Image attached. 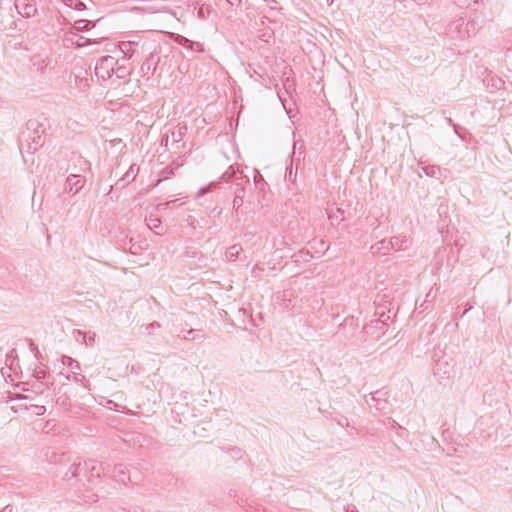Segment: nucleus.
<instances>
[{
	"label": "nucleus",
	"mask_w": 512,
	"mask_h": 512,
	"mask_svg": "<svg viewBox=\"0 0 512 512\" xmlns=\"http://www.w3.org/2000/svg\"><path fill=\"white\" fill-rule=\"evenodd\" d=\"M81 472L92 481V478H100L111 472V465L106 462H97L95 460L85 461L83 464L79 457H76L70 464L69 470L64 475V480H71L80 476Z\"/></svg>",
	"instance_id": "1"
},
{
	"label": "nucleus",
	"mask_w": 512,
	"mask_h": 512,
	"mask_svg": "<svg viewBox=\"0 0 512 512\" xmlns=\"http://www.w3.org/2000/svg\"><path fill=\"white\" fill-rule=\"evenodd\" d=\"M236 172L237 171L234 169L233 165L229 166V168L225 172L222 173V175L218 178L217 181H212L208 185L200 188L199 191L197 192V197L203 196L206 193L211 192L212 190L218 188V185L222 182L229 183L233 179H236L237 187L234 191V196L235 197L240 196L241 198H244V195H245L244 184L249 183V178L247 176H243V175L237 177Z\"/></svg>",
	"instance_id": "2"
},
{
	"label": "nucleus",
	"mask_w": 512,
	"mask_h": 512,
	"mask_svg": "<svg viewBox=\"0 0 512 512\" xmlns=\"http://www.w3.org/2000/svg\"><path fill=\"white\" fill-rule=\"evenodd\" d=\"M44 127L36 119H30L26 122L25 130L19 136L20 144L24 142L28 145V152H36L44 144Z\"/></svg>",
	"instance_id": "3"
},
{
	"label": "nucleus",
	"mask_w": 512,
	"mask_h": 512,
	"mask_svg": "<svg viewBox=\"0 0 512 512\" xmlns=\"http://www.w3.org/2000/svg\"><path fill=\"white\" fill-rule=\"evenodd\" d=\"M159 50L160 48L154 41L145 40L141 44V54H147L145 61L140 67V72L143 77L155 73L158 63L160 62Z\"/></svg>",
	"instance_id": "4"
},
{
	"label": "nucleus",
	"mask_w": 512,
	"mask_h": 512,
	"mask_svg": "<svg viewBox=\"0 0 512 512\" xmlns=\"http://www.w3.org/2000/svg\"><path fill=\"white\" fill-rule=\"evenodd\" d=\"M384 313L381 314V316L377 319L371 320L368 324H366L359 334V340L362 342H366L368 340H378L388 330V324L386 323V320L390 319V316H387L386 319H383Z\"/></svg>",
	"instance_id": "5"
},
{
	"label": "nucleus",
	"mask_w": 512,
	"mask_h": 512,
	"mask_svg": "<svg viewBox=\"0 0 512 512\" xmlns=\"http://www.w3.org/2000/svg\"><path fill=\"white\" fill-rule=\"evenodd\" d=\"M359 332H361L359 318L355 316H348L341 324H339L337 334L345 341L346 344L349 343L354 345L360 341L359 336H361V334H359Z\"/></svg>",
	"instance_id": "6"
},
{
	"label": "nucleus",
	"mask_w": 512,
	"mask_h": 512,
	"mask_svg": "<svg viewBox=\"0 0 512 512\" xmlns=\"http://www.w3.org/2000/svg\"><path fill=\"white\" fill-rule=\"evenodd\" d=\"M408 239L404 236H394L390 239H383L376 242L370 248L374 255H386L390 251H397L407 247Z\"/></svg>",
	"instance_id": "7"
},
{
	"label": "nucleus",
	"mask_w": 512,
	"mask_h": 512,
	"mask_svg": "<svg viewBox=\"0 0 512 512\" xmlns=\"http://www.w3.org/2000/svg\"><path fill=\"white\" fill-rule=\"evenodd\" d=\"M118 64L113 56L107 55L101 57L95 65V74L98 79L105 81L112 77L115 71V66Z\"/></svg>",
	"instance_id": "8"
},
{
	"label": "nucleus",
	"mask_w": 512,
	"mask_h": 512,
	"mask_svg": "<svg viewBox=\"0 0 512 512\" xmlns=\"http://www.w3.org/2000/svg\"><path fill=\"white\" fill-rule=\"evenodd\" d=\"M95 26V23L90 20H78L75 22V25L70 28V31L65 34L64 43L66 46L69 45H77L79 47L86 45V43L81 44L78 40H75V37H78V33L82 31H88Z\"/></svg>",
	"instance_id": "9"
},
{
	"label": "nucleus",
	"mask_w": 512,
	"mask_h": 512,
	"mask_svg": "<svg viewBox=\"0 0 512 512\" xmlns=\"http://www.w3.org/2000/svg\"><path fill=\"white\" fill-rule=\"evenodd\" d=\"M475 435L480 439L487 440L496 437L497 428L492 416H482L479 418L475 428Z\"/></svg>",
	"instance_id": "10"
},
{
	"label": "nucleus",
	"mask_w": 512,
	"mask_h": 512,
	"mask_svg": "<svg viewBox=\"0 0 512 512\" xmlns=\"http://www.w3.org/2000/svg\"><path fill=\"white\" fill-rule=\"evenodd\" d=\"M454 365L445 357H440L435 361L433 372L440 379L449 378L453 372Z\"/></svg>",
	"instance_id": "11"
},
{
	"label": "nucleus",
	"mask_w": 512,
	"mask_h": 512,
	"mask_svg": "<svg viewBox=\"0 0 512 512\" xmlns=\"http://www.w3.org/2000/svg\"><path fill=\"white\" fill-rule=\"evenodd\" d=\"M143 41L129 40L119 42V49L125 55L126 58L130 59L134 55L141 54V44Z\"/></svg>",
	"instance_id": "12"
},
{
	"label": "nucleus",
	"mask_w": 512,
	"mask_h": 512,
	"mask_svg": "<svg viewBox=\"0 0 512 512\" xmlns=\"http://www.w3.org/2000/svg\"><path fill=\"white\" fill-rule=\"evenodd\" d=\"M85 184V178L78 174H70L65 182L64 190L70 194L78 193Z\"/></svg>",
	"instance_id": "13"
},
{
	"label": "nucleus",
	"mask_w": 512,
	"mask_h": 512,
	"mask_svg": "<svg viewBox=\"0 0 512 512\" xmlns=\"http://www.w3.org/2000/svg\"><path fill=\"white\" fill-rule=\"evenodd\" d=\"M15 7L20 15L30 18L37 12L36 3L33 0H16Z\"/></svg>",
	"instance_id": "14"
},
{
	"label": "nucleus",
	"mask_w": 512,
	"mask_h": 512,
	"mask_svg": "<svg viewBox=\"0 0 512 512\" xmlns=\"http://www.w3.org/2000/svg\"><path fill=\"white\" fill-rule=\"evenodd\" d=\"M45 456L50 463L59 465H67L68 463H72L74 460L72 459V455L68 453H57L56 451H47Z\"/></svg>",
	"instance_id": "15"
},
{
	"label": "nucleus",
	"mask_w": 512,
	"mask_h": 512,
	"mask_svg": "<svg viewBox=\"0 0 512 512\" xmlns=\"http://www.w3.org/2000/svg\"><path fill=\"white\" fill-rule=\"evenodd\" d=\"M147 227L153 231L156 235H164L166 232V229L161 223V220L159 218H153L150 216L148 219H146Z\"/></svg>",
	"instance_id": "16"
},
{
	"label": "nucleus",
	"mask_w": 512,
	"mask_h": 512,
	"mask_svg": "<svg viewBox=\"0 0 512 512\" xmlns=\"http://www.w3.org/2000/svg\"><path fill=\"white\" fill-rule=\"evenodd\" d=\"M371 400L373 401V404H368L371 407H374L376 410L382 411L385 409L386 401L382 399V396L385 395L381 390H377L375 392H372L371 394Z\"/></svg>",
	"instance_id": "17"
},
{
	"label": "nucleus",
	"mask_w": 512,
	"mask_h": 512,
	"mask_svg": "<svg viewBox=\"0 0 512 512\" xmlns=\"http://www.w3.org/2000/svg\"><path fill=\"white\" fill-rule=\"evenodd\" d=\"M253 182L256 189H258L260 192L264 193L269 188V185L265 181L263 175L257 169H254Z\"/></svg>",
	"instance_id": "18"
},
{
	"label": "nucleus",
	"mask_w": 512,
	"mask_h": 512,
	"mask_svg": "<svg viewBox=\"0 0 512 512\" xmlns=\"http://www.w3.org/2000/svg\"><path fill=\"white\" fill-rule=\"evenodd\" d=\"M484 83L497 90L503 89L505 86V81L496 75H488L487 78L484 79Z\"/></svg>",
	"instance_id": "19"
},
{
	"label": "nucleus",
	"mask_w": 512,
	"mask_h": 512,
	"mask_svg": "<svg viewBox=\"0 0 512 512\" xmlns=\"http://www.w3.org/2000/svg\"><path fill=\"white\" fill-rule=\"evenodd\" d=\"M297 170H298V164L296 165V168H293V159H290V164L286 167L285 171V181L294 184L297 179Z\"/></svg>",
	"instance_id": "20"
},
{
	"label": "nucleus",
	"mask_w": 512,
	"mask_h": 512,
	"mask_svg": "<svg viewBox=\"0 0 512 512\" xmlns=\"http://www.w3.org/2000/svg\"><path fill=\"white\" fill-rule=\"evenodd\" d=\"M423 172L431 178L439 179L441 177V168L438 165H425L422 167Z\"/></svg>",
	"instance_id": "21"
},
{
	"label": "nucleus",
	"mask_w": 512,
	"mask_h": 512,
	"mask_svg": "<svg viewBox=\"0 0 512 512\" xmlns=\"http://www.w3.org/2000/svg\"><path fill=\"white\" fill-rule=\"evenodd\" d=\"M384 217L383 214L380 216H376L373 214H370L366 217V225L371 228L373 231L377 230L381 225V219Z\"/></svg>",
	"instance_id": "22"
},
{
	"label": "nucleus",
	"mask_w": 512,
	"mask_h": 512,
	"mask_svg": "<svg viewBox=\"0 0 512 512\" xmlns=\"http://www.w3.org/2000/svg\"><path fill=\"white\" fill-rule=\"evenodd\" d=\"M241 251V245L234 244L230 246L225 253L226 259L229 261H235L239 257Z\"/></svg>",
	"instance_id": "23"
},
{
	"label": "nucleus",
	"mask_w": 512,
	"mask_h": 512,
	"mask_svg": "<svg viewBox=\"0 0 512 512\" xmlns=\"http://www.w3.org/2000/svg\"><path fill=\"white\" fill-rule=\"evenodd\" d=\"M135 165H131L128 171L123 175L121 179H119L117 184H121L122 186H125L126 184L133 181L136 177V172L134 171Z\"/></svg>",
	"instance_id": "24"
},
{
	"label": "nucleus",
	"mask_w": 512,
	"mask_h": 512,
	"mask_svg": "<svg viewBox=\"0 0 512 512\" xmlns=\"http://www.w3.org/2000/svg\"><path fill=\"white\" fill-rule=\"evenodd\" d=\"M113 471V476L116 479V481L126 483L127 480H130V477L126 474V472L122 469L121 466H115Z\"/></svg>",
	"instance_id": "25"
},
{
	"label": "nucleus",
	"mask_w": 512,
	"mask_h": 512,
	"mask_svg": "<svg viewBox=\"0 0 512 512\" xmlns=\"http://www.w3.org/2000/svg\"><path fill=\"white\" fill-rule=\"evenodd\" d=\"M66 379L69 380V381L73 380L75 382H80L85 388L90 389V382L83 375H78V374L70 375V374H68L66 376Z\"/></svg>",
	"instance_id": "26"
},
{
	"label": "nucleus",
	"mask_w": 512,
	"mask_h": 512,
	"mask_svg": "<svg viewBox=\"0 0 512 512\" xmlns=\"http://www.w3.org/2000/svg\"><path fill=\"white\" fill-rule=\"evenodd\" d=\"M114 73L116 74L117 78L124 79L131 74V71L128 70V68L124 65H116Z\"/></svg>",
	"instance_id": "27"
},
{
	"label": "nucleus",
	"mask_w": 512,
	"mask_h": 512,
	"mask_svg": "<svg viewBox=\"0 0 512 512\" xmlns=\"http://www.w3.org/2000/svg\"><path fill=\"white\" fill-rule=\"evenodd\" d=\"M82 500L86 503H95L98 501V495L90 490H86L82 493Z\"/></svg>",
	"instance_id": "28"
},
{
	"label": "nucleus",
	"mask_w": 512,
	"mask_h": 512,
	"mask_svg": "<svg viewBox=\"0 0 512 512\" xmlns=\"http://www.w3.org/2000/svg\"><path fill=\"white\" fill-rule=\"evenodd\" d=\"M76 162L79 166V170L82 171V172H85L87 170H91V164L88 160H86L85 158H83L82 156H77L76 157Z\"/></svg>",
	"instance_id": "29"
},
{
	"label": "nucleus",
	"mask_w": 512,
	"mask_h": 512,
	"mask_svg": "<svg viewBox=\"0 0 512 512\" xmlns=\"http://www.w3.org/2000/svg\"><path fill=\"white\" fill-rule=\"evenodd\" d=\"M32 376L39 382L46 380L50 375L49 372L38 369L37 367L34 369Z\"/></svg>",
	"instance_id": "30"
},
{
	"label": "nucleus",
	"mask_w": 512,
	"mask_h": 512,
	"mask_svg": "<svg viewBox=\"0 0 512 512\" xmlns=\"http://www.w3.org/2000/svg\"><path fill=\"white\" fill-rule=\"evenodd\" d=\"M343 213V210L337 209L336 212L329 214L328 217L331 219L332 223L336 222V224L339 225L344 220Z\"/></svg>",
	"instance_id": "31"
},
{
	"label": "nucleus",
	"mask_w": 512,
	"mask_h": 512,
	"mask_svg": "<svg viewBox=\"0 0 512 512\" xmlns=\"http://www.w3.org/2000/svg\"><path fill=\"white\" fill-rule=\"evenodd\" d=\"M177 43L186 49H193V41L182 35L177 36Z\"/></svg>",
	"instance_id": "32"
},
{
	"label": "nucleus",
	"mask_w": 512,
	"mask_h": 512,
	"mask_svg": "<svg viewBox=\"0 0 512 512\" xmlns=\"http://www.w3.org/2000/svg\"><path fill=\"white\" fill-rule=\"evenodd\" d=\"M62 363L64 365H67V366L71 367V368H75V369H78V370L80 369V363L77 360H75V359H73V358H71L69 356H63Z\"/></svg>",
	"instance_id": "33"
},
{
	"label": "nucleus",
	"mask_w": 512,
	"mask_h": 512,
	"mask_svg": "<svg viewBox=\"0 0 512 512\" xmlns=\"http://www.w3.org/2000/svg\"><path fill=\"white\" fill-rule=\"evenodd\" d=\"M242 205H243V198H241L240 196H238V197L234 196L232 209H233V213L236 216H238L239 209L241 208Z\"/></svg>",
	"instance_id": "34"
},
{
	"label": "nucleus",
	"mask_w": 512,
	"mask_h": 512,
	"mask_svg": "<svg viewBox=\"0 0 512 512\" xmlns=\"http://www.w3.org/2000/svg\"><path fill=\"white\" fill-rule=\"evenodd\" d=\"M73 336L74 338L76 339V341L80 342L81 344H83L84 342H86V336H87V332H84L82 330H78V329H75L73 331Z\"/></svg>",
	"instance_id": "35"
},
{
	"label": "nucleus",
	"mask_w": 512,
	"mask_h": 512,
	"mask_svg": "<svg viewBox=\"0 0 512 512\" xmlns=\"http://www.w3.org/2000/svg\"><path fill=\"white\" fill-rule=\"evenodd\" d=\"M186 126H183V127H180L178 129V131H173L172 132V138L175 142H179L182 140L184 134H185V131H186Z\"/></svg>",
	"instance_id": "36"
},
{
	"label": "nucleus",
	"mask_w": 512,
	"mask_h": 512,
	"mask_svg": "<svg viewBox=\"0 0 512 512\" xmlns=\"http://www.w3.org/2000/svg\"><path fill=\"white\" fill-rule=\"evenodd\" d=\"M142 249L143 248L140 245H137L136 243L133 242L132 238L129 239V252L131 254L138 255L140 254Z\"/></svg>",
	"instance_id": "37"
},
{
	"label": "nucleus",
	"mask_w": 512,
	"mask_h": 512,
	"mask_svg": "<svg viewBox=\"0 0 512 512\" xmlns=\"http://www.w3.org/2000/svg\"><path fill=\"white\" fill-rule=\"evenodd\" d=\"M45 387H49V385L47 383H43V382H34L32 384V390L36 393H43Z\"/></svg>",
	"instance_id": "38"
},
{
	"label": "nucleus",
	"mask_w": 512,
	"mask_h": 512,
	"mask_svg": "<svg viewBox=\"0 0 512 512\" xmlns=\"http://www.w3.org/2000/svg\"><path fill=\"white\" fill-rule=\"evenodd\" d=\"M178 200L175 199V200H170V201H166L164 203H160L157 205V210L158 211H164L168 208H171Z\"/></svg>",
	"instance_id": "39"
},
{
	"label": "nucleus",
	"mask_w": 512,
	"mask_h": 512,
	"mask_svg": "<svg viewBox=\"0 0 512 512\" xmlns=\"http://www.w3.org/2000/svg\"><path fill=\"white\" fill-rule=\"evenodd\" d=\"M96 334L94 332H87L86 342L83 344L86 346H92L95 342Z\"/></svg>",
	"instance_id": "40"
},
{
	"label": "nucleus",
	"mask_w": 512,
	"mask_h": 512,
	"mask_svg": "<svg viewBox=\"0 0 512 512\" xmlns=\"http://www.w3.org/2000/svg\"><path fill=\"white\" fill-rule=\"evenodd\" d=\"M29 345H30L31 351L34 352L35 357L38 360L42 359L41 353L39 352L37 346L35 345V343L31 339L29 340Z\"/></svg>",
	"instance_id": "41"
},
{
	"label": "nucleus",
	"mask_w": 512,
	"mask_h": 512,
	"mask_svg": "<svg viewBox=\"0 0 512 512\" xmlns=\"http://www.w3.org/2000/svg\"><path fill=\"white\" fill-rule=\"evenodd\" d=\"M335 420H336L337 424L342 426V427H348L349 426V420L345 416H340V417L336 418Z\"/></svg>",
	"instance_id": "42"
},
{
	"label": "nucleus",
	"mask_w": 512,
	"mask_h": 512,
	"mask_svg": "<svg viewBox=\"0 0 512 512\" xmlns=\"http://www.w3.org/2000/svg\"><path fill=\"white\" fill-rule=\"evenodd\" d=\"M191 50L196 52H204V46L202 43L193 41V49Z\"/></svg>",
	"instance_id": "43"
},
{
	"label": "nucleus",
	"mask_w": 512,
	"mask_h": 512,
	"mask_svg": "<svg viewBox=\"0 0 512 512\" xmlns=\"http://www.w3.org/2000/svg\"><path fill=\"white\" fill-rule=\"evenodd\" d=\"M231 6H238L241 4V0H226Z\"/></svg>",
	"instance_id": "44"
},
{
	"label": "nucleus",
	"mask_w": 512,
	"mask_h": 512,
	"mask_svg": "<svg viewBox=\"0 0 512 512\" xmlns=\"http://www.w3.org/2000/svg\"><path fill=\"white\" fill-rule=\"evenodd\" d=\"M0 512H13V507L12 505L8 504Z\"/></svg>",
	"instance_id": "45"
},
{
	"label": "nucleus",
	"mask_w": 512,
	"mask_h": 512,
	"mask_svg": "<svg viewBox=\"0 0 512 512\" xmlns=\"http://www.w3.org/2000/svg\"><path fill=\"white\" fill-rule=\"evenodd\" d=\"M192 334H186V333H181L178 335L179 338L183 339V340H187L188 337H191Z\"/></svg>",
	"instance_id": "46"
},
{
	"label": "nucleus",
	"mask_w": 512,
	"mask_h": 512,
	"mask_svg": "<svg viewBox=\"0 0 512 512\" xmlns=\"http://www.w3.org/2000/svg\"><path fill=\"white\" fill-rule=\"evenodd\" d=\"M84 7H85V4H84L83 2H81V1H79V2L76 4V9H77V10H82V9H84Z\"/></svg>",
	"instance_id": "47"
},
{
	"label": "nucleus",
	"mask_w": 512,
	"mask_h": 512,
	"mask_svg": "<svg viewBox=\"0 0 512 512\" xmlns=\"http://www.w3.org/2000/svg\"><path fill=\"white\" fill-rule=\"evenodd\" d=\"M163 172L166 173L167 175H173L174 174L173 169H171L169 167H166Z\"/></svg>",
	"instance_id": "48"
},
{
	"label": "nucleus",
	"mask_w": 512,
	"mask_h": 512,
	"mask_svg": "<svg viewBox=\"0 0 512 512\" xmlns=\"http://www.w3.org/2000/svg\"><path fill=\"white\" fill-rule=\"evenodd\" d=\"M79 82H80V84H82V85L89 86V84H88V80H87L86 78H80V79H79Z\"/></svg>",
	"instance_id": "49"
},
{
	"label": "nucleus",
	"mask_w": 512,
	"mask_h": 512,
	"mask_svg": "<svg viewBox=\"0 0 512 512\" xmlns=\"http://www.w3.org/2000/svg\"><path fill=\"white\" fill-rule=\"evenodd\" d=\"M79 82H80V84H82V85L89 86V84H88V80H87L86 78H80V79H79Z\"/></svg>",
	"instance_id": "50"
},
{
	"label": "nucleus",
	"mask_w": 512,
	"mask_h": 512,
	"mask_svg": "<svg viewBox=\"0 0 512 512\" xmlns=\"http://www.w3.org/2000/svg\"><path fill=\"white\" fill-rule=\"evenodd\" d=\"M197 330L195 329H190V330H182L181 333H186V334H195Z\"/></svg>",
	"instance_id": "51"
},
{
	"label": "nucleus",
	"mask_w": 512,
	"mask_h": 512,
	"mask_svg": "<svg viewBox=\"0 0 512 512\" xmlns=\"http://www.w3.org/2000/svg\"><path fill=\"white\" fill-rule=\"evenodd\" d=\"M426 302H427V300L424 301L417 309H419L420 311H424L426 309V308H424V305Z\"/></svg>",
	"instance_id": "52"
},
{
	"label": "nucleus",
	"mask_w": 512,
	"mask_h": 512,
	"mask_svg": "<svg viewBox=\"0 0 512 512\" xmlns=\"http://www.w3.org/2000/svg\"><path fill=\"white\" fill-rule=\"evenodd\" d=\"M151 327H152V328H159V327H160V324H159L158 322H156V321H155V322L151 323Z\"/></svg>",
	"instance_id": "53"
},
{
	"label": "nucleus",
	"mask_w": 512,
	"mask_h": 512,
	"mask_svg": "<svg viewBox=\"0 0 512 512\" xmlns=\"http://www.w3.org/2000/svg\"><path fill=\"white\" fill-rule=\"evenodd\" d=\"M393 423H394V425H393L394 428L401 427L400 424L396 423L395 421H393Z\"/></svg>",
	"instance_id": "54"
},
{
	"label": "nucleus",
	"mask_w": 512,
	"mask_h": 512,
	"mask_svg": "<svg viewBox=\"0 0 512 512\" xmlns=\"http://www.w3.org/2000/svg\"><path fill=\"white\" fill-rule=\"evenodd\" d=\"M393 423H394V425H393L394 428L401 427L400 424L396 423L395 421H393Z\"/></svg>",
	"instance_id": "55"
},
{
	"label": "nucleus",
	"mask_w": 512,
	"mask_h": 512,
	"mask_svg": "<svg viewBox=\"0 0 512 512\" xmlns=\"http://www.w3.org/2000/svg\"><path fill=\"white\" fill-rule=\"evenodd\" d=\"M129 245V240L128 241H124V245H123V248L126 249V246Z\"/></svg>",
	"instance_id": "56"
},
{
	"label": "nucleus",
	"mask_w": 512,
	"mask_h": 512,
	"mask_svg": "<svg viewBox=\"0 0 512 512\" xmlns=\"http://www.w3.org/2000/svg\"><path fill=\"white\" fill-rule=\"evenodd\" d=\"M305 254L309 257V258H312V255L310 254L309 251H306Z\"/></svg>",
	"instance_id": "57"
},
{
	"label": "nucleus",
	"mask_w": 512,
	"mask_h": 512,
	"mask_svg": "<svg viewBox=\"0 0 512 512\" xmlns=\"http://www.w3.org/2000/svg\"><path fill=\"white\" fill-rule=\"evenodd\" d=\"M200 337L198 335H194L192 340H196V339H199Z\"/></svg>",
	"instance_id": "58"
}]
</instances>
